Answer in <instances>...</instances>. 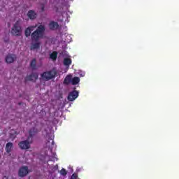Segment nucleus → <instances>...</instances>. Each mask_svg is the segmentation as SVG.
<instances>
[{
  "label": "nucleus",
  "mask_w": 179,
  "mask_h": 179,
  "mask_svg": "<svg viewBox=\"0 0 179 179\" xmlns=\"http://www.w3.org/2000/svg\"><path fill=\"white\" fill-rule=\"evenodd\" d=\"M29 174V167L28 166H22L20 168L18 171L19 177H26Z\"/></svg>",
  "instance_id": "obj_6"
},
{
  "label": "nucleus",
  "mask_w": 179,
  "mask_h": 179,
  "mask_svg": "<svg viewBox=\"0 0 179 179\" xmlns=\"http://www.w3.org/2000/svg\"><path fill=\"white\" fill-rule=\"evenodd\" d=\"M44 33H45V26L40 24L31 34V40H32V41H35L36 43L31 45V50H38V48H40L41 43L38 41V40L44 38Z\"/></svg>",
  "instance_id": "obj_1"
},
{
  "label": "nucleus",
  "mask_w": 179,
  "mask_h": 179,
  "mask_svg": "<svg viewBox=\"0 0 179 179\" xmlns=\"http://www.w3.org/2000/svg\"><path fill=\"white\" fill-rule=\"evenodd\" d=\"M71 82H72V76L68 75L64 78V85H69V83H71Z\"/></svg>",
  "instance_id": "obj_17"
},
{
  "label": "nucleus",
  "mask_w": 179,
  "mask_h": 179,
  "mask_svg": "<svg viewBox=\"0 0 179 179\" xmlns=\"http://www.w3.org/2000/svg\"><path fill=\"white\" fill-rule=\"evenodd\" d=\"M41 10L42 12H44V10H45V6H44V4L41 5Z\"/></svg>",
  "instance_id": "obj_21"
},
{
  "label": "nucleus",
  "mask_w": 179,
  "mask_h": 179,
  "mask_svg": "<svg viewBox=\"0 0 179 179\" xmlns=\"http://www.w3.org/2000/svg\"><path fill=\"white\" fill-rule=\"evenodd\" d=\"M18 146L20 149H22V150H26L27 149H30V144L26 140L20 141L18 143Z\"/></svg>",
  "instance_id": "obj_7"
},
{
  "label": "nucleus",
  "mask_w": 179,
  "mask_h": 179,
  "mask_svg": "<svg viewBox=\"0 0 179 179\" xmlns=\"http://www.w3.org/2000/svg\"><path fill=\"white\" fill-rule=\"evenodd\" d=\"M78 97H79V92L73 90L69 93L67 99L69 100V101H74V100H76Z\"/></svg>",
  "instance_id": "obj_5"
},
{
  "label": "nucleus",
  "mask_w": 179,
  "mask_h": 179,
  "mask_svg": "<svg viewBox=\"0 0 179 179\" xmlns=\"http://www.w3.org/2000/svg\"><path fill=\"white\" fill-rule=\"evenodd\" d=\"M16 59V56L15 55H8L6 57V62L7 64H12Z\"/></svg>",
  "instance_id": "obj_9"
},
{
  "label": "nucleus",
  "mask_w": 179,
  "mask_h": 179,
  "mask_svg": "<svg viewBox=\"0 0 179 179\" xmlns=\"http://www.w3.org/2000/svg\"><path fill=\"white\" fill-rule=\"evenodd\" d=\"M19 104H20H20H22V103H19Z\"/></svg>",
  "instance_id": "obj_23"
},
{
  "label": "nucleus",
  "mask_w": 179,
  "mask_h": 179,
  "mask_svg": "<svg viewBox=\"0 0 179 179\" xmlns=\"http://www.w3.org/2000/svg\"><path fill=\"white\" fill-rule=\"evenodd\" d=\"M6 43H8L9 41V38H7V40L5 41Z\"/></svg>",
  "instance_id": "obj_22"
},
{
  "label": "nucleus",
  "mask_w": 179,
  "mask_h": 179,
  "mask_svg": "<svg viewBox=\"0 0 179 179\" xmlns=\"http://www.w3.org/2000/svg\"><path fill=\"white\" fill-rule=\"evenodd\" d=\"M58 75V71L57 70H50L49 71L43 72L41 76L43 78V80L48 81L51 79H54Z\"/></svg>",
  "instance_id": "obj_3"
},
{
  "label": "nucleus",
  "mask_w": 179,
  "mask_h": 179,
  "mask_svg": "<svg viewBox=\"0 0 179 179\" xmlns=\"http://www.w3.org/2000/svg\"><path fill=\"white\" fill-rule=\"evenodd\" d=\"M63 64L65 66H69L72 64V59L70 58H64Z\"/></svg>",
  "instance_id": "obj_18"
},
{
  "label": "nucleus",
  "mask_w": 179,
  "mask_h": 179,
  "mask_svg": "<svg viewBox=\"0 0 179 179\" xmlns=\"http://www.w3.org/2000/svg\"><path fill=\"white\" fill-rule=\"evenodd\" d=\"M46 138H48V142L52 141V145H54L55 143L54 142V136L51 133H47Z\"/></svg>",
  "instance_id": "obj_15"
},
{
  "label": "nucleus",
  "mask_w": 179,
  "mask_h": 179,
  "mask_svg": "<svg viewBox=\"0 0 179 179\" xmlns=\"http://www.w3.org/2000/svg\"><path fill=\"white\" fill-rule=\"evenodd\" d=\"M13 148V143H8L6 145V153H10L12 152V148Z\"/></svg>",
  "instance_id": "obj_13"
},
{
  "label": "nucleus",
  "mask_w": 179,
  "mask_h": 179,
  "mask_svg": "<svg viewBox=\"0 0 179 179\" xmlns=\"http://www.w3.org/2000/svg\"><path fill=\"white\" fill-rule=\"evenodd\" d=\"M38 129H37V128L36 127H33L29 131V136L27 137V140L25 141H27L28 143H29V145H31V143H33V138L34 137V135H36V134H38Z\"/></svg>",
  "instance_id": "obj_4"
},
{
  "label": "nucleus",
  "mask_w": 179,
  "mask_h": 179,
  "mask_svg": "<svg viewBox=\"0 0 179 179\" xmlns=\"http://www.w3.org/2000/svg\"><path fill=\"white\" fill-rule=\"evenodd\" d=\"M58 27H59V25L55 21H51L49 24V29L50 30H57Z\"/></svg>",
  "instance_id": "obj_11"
},
{
  "label": "nucleus",
  "mask_w": 179,
  "mask_h": 179,
  "mask_svg": "<svg viewBox=\"0 0 179 179\" xmlns=\"http://www.w3.org/2000/svg\"><path fill=\"white\" fill-rule=\"evenodd\" d=\"M30 67L33 71L37 69V60L36 59H33L30 62Z\"/></svg>",
  "instance_id": "obj_14"
},
{
  "label": "nucleus",
  "mask_w": 179,
  "mask_h": 179,
  "mask_svg": "<svg viewBox=\"0 0 179 179\" xmlns=\"http://www.w3.org/2000/svg\"><path fill=\"white\" fill-rule=\"evenodd\" d=\"M60 174H61V176H66V174H68V172H66V170L65 169H62L60 171Z\"/></svg>",
  "instance_id": "obj_20"
},
{
  "label": "nucleus",
  "mask_w": 179,
  "mask_h": 179,
  "mask_svg": "<svg viewBox=\"0 0 179 179\" xmlns=\"http://www.w3.org/2000/svg\"><path fill=\"white\" fill-rule=\"evenodd\" d=\"M11 34L13 36H15L16 37H19L20 36H22V21L17 20L14 24L11 31Z\"/></svg>",
  "instance_id": "obj_2"
},
{
  "label": "nucleus",
  "mask_w": 179,
  "mask_h": 179,
  "mask_svg": "<svg viewBox=\"0 0 179 179\" xmlns=\"http://www.w3.org/2000/svg\"><path fill=\"white\" fill-rule=\"evenodd\" d=\"M27 17L31 20H34V19L37 17V13H36V12L33 10H29L27 13Z\"/></svg>",
  "instance_id": "obj_10"
},
{
  "label": "nucleus",
  "mask_w": 179,
  "mask_h": 179,
  "mask_svg": "<svg viewBox=\"0 0 179 179\" xmlns=\"http://www.w3.org/2000/svg\"><path fill=\"white\" fill-rule=\"evenodd\" d=\"M58 57V52L54 51L50 55V59L53 61H57V58Z\"/></svg>",
  "instance_id": "obj_16"
},
{
  "label": "nucleus",
  "mask_w": 179,
  "mask_h": 179,
  "mask_svg": "<svg viewBox=\"0 0 179 179\" xmlns=\"http://www.w3.org/2000/svg\"><path fill=\"white\" fill-rule=\"evenodd\" d=\"M80 82V78L79 77H74L71 79V85H78Z\"/></svg>",
  "instance_id": "obj_19"
},
{
  "label": "nucleus",
  "mask_w": 179,
  "mask_h": 179,
  "mask_svg": "<svg viewBox=\"0 0 179 179\" xmlns=\"http://www.w3.org/2000/svg\"><path fill=\"white\" fill-rule=\"evenodd\" d=\"M33 79H35V80H37V79H38V73H32L31 75L27 76L25 78L26 81H27V80L31 81V80H33Z\"/></svg>",
  "instance_id": "obj_8"
},
{
  "label": "nucleus",
  "mask_w": 179,
  "mask_h": 179,
  "mask_svg": "<svg viewBox=\"0 0 179 179\" xmlns=\"http://www.w3.org/2000/svg\"><path fill=\"white\" fill-rule=\"evenodd\" d=\"M34 30V27L31 26V27H28L26 29H25V37H30V36H31V31H33Z\"/></svg>",
  "instance_id": "obj_12"
}]
</instances>
